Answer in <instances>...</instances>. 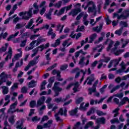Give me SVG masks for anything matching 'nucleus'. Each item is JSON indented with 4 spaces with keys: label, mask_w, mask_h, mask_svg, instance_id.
<instances>
[{
    "label": "nucleus",
    "mask_w": 129,
    "mask_h": 129,
    "mask_svg": "<svg viewBox=\"0 0 129 129\" xmlns=\"http://www.w3.org/2000/svg\"><path fill=\"white\" fill-rule=\"evenodd\" d=\"M59 84H60V82H55L54 84L53 87H52V89L55 93L54 95V97L59 96V95L60 94V92L62 91V88H60L59 86H58Z\"/></svg>",
    "instance_id": "1"
},
{
    "label": "nucleus",
    "mask_w": 129,
    "mask_h": 129,
    "mask_svg": "<svg viewBox=\"0 0 129 129\" xmlns=\"http://www.w3.org/2000/svg\"><path fill=\"white\" fill-rule=\"evenodd\" d=\"M8 78H12V75L6 74L5 72H3L0 74V86L3 83L7 82Z\"/></svg>",
    "instance_id": "2"
},
{
    "label": "nucleus",
    "mask_w": 129,
    "mask_h": 129,
    "mask_svg": "<svg viewBox=\"0 0 129 129\" xmlns=\"http://www.w3.org/2000/svg\"><path fill=\"white\" fill-rule=\"evenodd\" d=\"M90 119L96 120V122L98 124L102 123V124H104L105 123V118H104V117L96 119V116L94 115L90 117Z\"/></svg>",
    "instance_id": "3"
},
{
    "label": "nucleus",
    "mask_w": 129,
    "mask_h": 129,
    "mask_svg": "<svg viewBox=\"0 0 129 129\" xmlns=\"http://www.w3.org/2000/svg\"><path fill=\"white\" fill-rule=\"evenodd\" d=\"M79 13H81V9L80 8L72 10L69 12V15L74 17L75 16H77Z\"/></svg>",
    "instance_id": "4"
},
{
    "label": "nucleus",
    "mask_w": 129,
    "mask_h": 129,
    "mask_svg": "<svg viewBox=\"0 0 129 129\" xmlns=\"http://www.w3.org/2000/svg\"><path fill=\"white\" fill-rule=\"evenodd\" d=\"M27 15L28 16H23L22 17V19L23 20H26L27 21H28V20H30V18H32V17H33V8H31L29 9V11L27 12Z\"/></svg>",
    "instance_id": "5"
},
{
    "label": "nucleus",
    "mask_w": 129,
    "mask_h": 129,
    "mask_svg": "<svg viewBox=\"0 0 129 129\" xmlns=\"http://www.w3.org/2000/svg\"><path fill=\"white\" fill-rule=\"evenodd\" d=\"M46 62H42L41 63V66H46V65H50V61L51 60V57H50V53H47L46 55Z\"/></svg>",
    "instance_id": "6"
},
{
    "label": "nucleus",
    "mask_w": 129,
    "mask_h": 129,
    "mask_svg": "<svg viewBox=\"0 0 129 129\" xmlns=\"http://www.w3.org/2000/svg\"><path fill=\"white\" fill-rule=\"evenodd\" d=\"M46 100V97L45 96H42L40 97L37 102V107L41 106L42 104L45 103V101Z\"/></svg>",
    "instance_id": "7"
},
{
    "label": "nucleus",
    "mask_w": 129,
    "mask_h": 129,
    "mask_svg": "<svg viewBox=\"0 0 129 129\" xmlns=\"http://www.w3.org/2000/svg\"><path fill=\"white\" fill-rule=\"evenodd\" d=\"M33 24H34V20H33V19H31L28 25L25 26L26 29H30V30H34V28L36 27V25H35V24L33 25Z\"/></svg>",
    "instance_id": "8"
},
{
    "label": "nucleus",
    "mask_w": 129,
    "mask_h": 129,
    "mask_svg": "<svg viewBox=\"0 0 129 129\" xmlns=\"http://www.w3.org/2000/svg\"><path fill=\"white\" fill-rule=\"evenodd\" d=\"M12 56H13V49L10 47L8 49V54L5 58V61H8L9 59H12Z\"/></svg>",
    "instance_id": "9"
},
{
    "label": "nucleus",
    "mask_w": 129,
    "mask_h": 129,
    "mask_svg": "<svg viewBox=\"0 0 129 129\" xmlns=\"http://www.w3.org/2000/svg\"><path fill=\"white\" fill-rule=\"evenodd\" d=\"M58 114H60V115H64L66 117L67 116V108H65L63 110L62 108H60L58 111Z\"/></svg>",
    "instance_id": "10"
},
{
    "label": "nucleus",
    "mask_w": 129,
    "mask_h": 129,
    "mask_svg": "<svg viewBox=\"0 0 129 129\" xmlns=\"http://www.w3.org/2000/svg\"><path fill=\"white\" fill-rule=\"evenodd\" d=\"M37 83L38 82L37 81H35V80H32L28 83V87L29 88H34L37 85Z\"/></svg>",
    "instance_id": "11"
},
{
    "label": "nucleus",
    "mask_w": 129,
    "mask_h": 129,
    "mask_svg": "<svg viewBox=\"0 0 129 129\" xmlns=\"http://www.w3.org/2000/svg\"><path fill=\"white\" fill-rule=\"evenodd\" d=\"M33 8L35 9V10H34L33 12V15H37L38 13H39V6H38V3H34L33 4Z\"/></svg>",
    "instance_id": "12"
},
{
    "label": "nucleus",
    "mask_w": 129,
    "mask_h": 129,
    "mask_svg": "<svg viewBox=\"0 0 129 129\" xmlns=\"http://www.w3.org/2000/svg\"><path fill=\"white\" fill-rule=\"evenodd\" d=\"M52 123H53V120H49L46 123L43 124L44 128H49V127H51V124Z\"/></svg>",
    "instance_id": "13"
},
{
    "label": "nucleus",
    "mask_w": 129,
    "mask_h": 129,
    "mask_svg": "<svg viewBox=\"0 0 129 129\" xmlns=\"http://www.w3.org/2000/svg\"><path fill=\"white\" fill-rule=\"evenodd\" d=\"M103 27V23H100L99 24V27L98 28V26H97L96 27H95L93 28V30L95 32H97V33H99L102 30V27Z\"/></svg>",
    "instance_id": "14"
},
{
    "label": "nucleus",
    "mask_w": 129,
    "mask_h": 129,
    "mask_svg": "<svg viewBox=\"0 0 129 129\" xmlns=\"http://www.w3.org/2000/svg\"><path fill=\"white\" fill-rule=\"evenodd\" d=\"M97 37V34H96V33H94L92 34L89 37L90 41L88 42V43L89 44L92 43V42H93V41H94V40L96 39Z\"/></svg>",
    "instance_id": "15"
},
{
    "label": "nucleus",
    "mask_w": 129,
    "mask_h": 129,
    "mask_svg": "<svg viewBox=\"0 0 129 129\" xmlns=\"http://www.w3.org/2000/svg\"><path fill=\"white\" fill-rule=\"evenodd\" d=\"M60 43H61V39L58 38L55 40V43L53 44H52L51 46L52 47H53V48H56L57 46H59L60 45Z\"/></svg>",
    "instance_id": "16"
},
{
    "label": "nucleus",
    "mask_w": 129,
    "mask_h": 129,
    "mask_svg": "<svg viewBox=\"0 0 129 129\" xmlns=\"http://www.w3.org/2000/svg\"><path fill=\"white\" fill-rule=\"evenodd\" d=\"M3 89L2 92L4 95H6V94H8L9 93V88L6 86H3L2 87Z\"/></svg>",
    "instance_id": "17"
},
{
    "label": "nucleus",
    "mask_w": 129,
    "mask_h": 129,
    "mask_svg": "<svg viewBox=\"0 0 129 129\" xmlns=\"http://www.w3.org/2000/svg\"><path fill=\"white\" fill-rule=\"evenodd\" d=\"M19 33L20 32L19 31H18L16 33H15L14 34H12L7 38V41H8V42H10V41H11V40H12V39H14V38H15V37H17V36H18L19 35Z\"/></svg>",
    "instance_id": "18"
},
{
    "label": "nucleus",
    "mask_w": 129,
    "mask_h": 129,
    "mask_svg": "<svg viewBox=\"0 0 129 129\" xmlns=\"http://www.w3.org/2000/svg\"><path fill=\"white\" fill-rule=\"evenodd\" d=\"M36 41V46H38V45H40L41 44V43L43 42H45V41H46V40L44 38H41L39 37L37 40H35Z\"/></svg>",
    "instance_id": "19"
},
{
    "label": "nucleus",
    "mask_w": 129,
    "mask_h": 129,
    "mask_svg": "<svg viewBox=\"0 0 129 129\" xmlns=\"http://www.w3.org/2000/svg\"><path fill=\"white\" fill-rule=\"evenodd\" d=\"M123 30V27H121L118 30H116L115 31V34L118 36H120L122 34V31Z\"/></svg>",
    "instance_id": "20"
},
{
    "label": "nucleus",
    "mask_w": 129,
    "mask_h": 129,
    "mask_svg": "<svg viewBox=\"0 0 129 129\" xmlns=\"http://www.w3.org/2000/svg\"><path fill=\"white\" fill-rule=\"evenodd\" d=\"M103 56L104 59H101V61H102L103 63H107L108 62H109V61H110V57H105L104 56V54H103Z\"/></svg>",
    "instance_id": "21"
},
{
    "label": "nucleus",
    "mask_w": 129,
    "mask_h": 129,
    "mask_svg": "<svg viewBox=\"0 0 129 129\" xmlns=\"http://www.w3.org/2000/svg\"><path fill=\"white\" fill-rule=\"evenodd\" d=\"M96 8L95 7V5H93L92 7H88V13H93L94 11H96Z\"/></svg>",
    "instance_id": "22"
},
{
    "label": "nucleus",
    "mask_w": 129,
    "mask_h": 129,
    "mask_svg": "<svg viewBox=\"0 0 129 129\" xmlns=\"http://www.w3.org/2000/svg\"><path fill=\"white\" fill-rule=\"evenodd\" d=\"M68 41H69V39L65 40L62 43V46L63 47L61 49V52H65V50H66L65 47L67 46V44H68Z\"/></svg>",
    "instance_id": "23"
},
{
    "label": "nucleus",
    "mask_w": 129,
    "mask_h": 129,
    "mask_svg": "<svg viewBox=\"0 0 129 129\" xmlns=\"http://www.w3.org/2000/svg\"><path fill=\"white\" fill-rule=\"evenodd\" d=\"M94 124V123L91 121H89L86 123V124L85 125L84 128L85 129H88L89 126H92Z\"/></svg>",
    "instance_id": "24"
},
{
    "label": "nucleus",
    "mask_w": 129,
    "mask_h": 129,
    "mask_svg": "<svg viewBox=\"0 0 129 129\" xmlns=\"http://www.w3.org/2000/svg\"><path fill=\"white\" fill-rule=\"evenodd\" d=\"M16 17H17V15H14L13 16L7 19L4 22V25H7V24H9V23H10V20H12V19L16 18Z\"/></svg>",
    "instance_id": "25"
},
{
    "label": "nucleus",
    "mask_w": 129,
    "mask_h": 129,
    "mask_svg": "<svg viewBox=\"0 0 129 129\" xmlns=\"http://www.w3.org/2000/svg\"><path fill=\"white\" fill-rule=\"evenodd\" d=\"M54 116L55 117V119L56 121H60V122H62L63 119H61L59 116V113H56L54 114Z\"/></svg>",
    "instance_id": "26"
},
{
    "label": "nucleus",
    "mask_w": 129,
    "mask_h": 129,
    "mask_svg": "<svg viewBox=\"0 0 129 129\" xmlns=\"http://www.w3.org/2000/svg\"><path fill=\"white\" fill-rule=\"evenodd\" d=\"M21 92L22 93L24 94H26V93H28V88L26 86L23 87L21 89Z\"/></svg>",
    "instance_id": "27"
},
{
    "label": "nucleus",
    "mask_w": 129,
    "mask_h": 129,
    "mask_svg": "<svg viewBox=\"0 0 129 129\" xmlns=\"http://www.w3.org/2000/svg\"><path fill=\"white\" fill-rule=\"evenodd\" d=\"M120 25L122 26L121 27H123V28H127V27H128V25L127 24V23L124 21H120Z\"/></svg>",
    "instance_id": "28"
},
{
    "label": "nucleus",
    "mask_w": 129,
    "mask_h": 129,
    "mask_svg": "<svg viewBox=\"0 0 129 129\" xmlns=\"http://www.w3.org/2000/svg\"><path fill=\"white\" fill-rule=\"evenodd\" d=\"M78 112L77 108H76L75 109L72 110V111L70 112V115H76Z\"/></svg>",
    "instance_id": "29"
},
{
    "label": "nucleus",
    "mask_w": 129,
    "mask_h": 129,
    "mask_svg": "<svg viewBox=\"0 0 129 129\" xmlns=\"http://www.w3.org/2000/svg\"><path fill=\"white\" fill-rule=\"evenodd\" d=\"M22 56H23V52L21 51L19 53L15 54L14 56V58L15 59H16V60H18V59H19V58H21Z\"/></svg>",
    "instance_id": "30"
},
{
    "label": "nucleus",
    "mask_w": 129,
    "mask_h": 129,
    "mask_svg": "<svg viewBox=\"0 0 129 129\" xmlns=\"http://www.w3.org/2000/svg\"><path fill=\"white\" fill-rule=\"evenodd\" d=\"M30 105V107H31V108H34V107L35 106H36V105H37V103L36 102V101L32 100L30 102V105Z\"/></svg>",
    "instance_id": "31"
},
{
    "label": "nucleus",
    "mask_w": 129,
    "mask_h": 129,
    "mask_svg": "<svg viewBox=\"0 0 129 129\" xmlns=\"http://www.w3.org/2000/svg\"><path fill=\"white\" fill-rule=\"evenodd\" d=\"M9 122L12 123V124H14L15 123V116L14 115L11 116L10 118L8 119Z\"/></svg>",
    "instance_id": "32"
},
{
    "label": "nucleus",
    "mask_w": 129,
    "mask_h": 129,
    "mask_svg": "<svg viewBox=\"0 0 129 129\" xmlns=\"http://www.w3.org/2000/svg\"><path fill=\"white\" fill-rule=\"evenodd\" d=\"M54 101L56 103H59V102H64V101H63V99H62V97L55 98Z\"/></svg>",
    "instance_id": "33"
},
{
    "label": "nucleus",
    "mask_w": 129,
    "mask_h": 129,
    "mask_svg": "<svg viewBox=\"0 0 129 129\" xmlns=\"http://www.w3.org/2000/svg\"><path fill=\"white\" fill-rule=\"evenodd\" d=\"M113 51L114 52V54L115 55V56H118L120 53H121V52H123V50L121 49V50H113Z\"/></svg>",
    "instance_id": "34"
},
{
    "label": "nucleus",
    "mask_w": 129,
    "mask_h": 129,
    "mask_svg": "<svg viewBox=\"0 0 129 129\" xmlns=\"http://www.w3.org/2000/svg\"><path fill=\"white\" fill-rule=\"evenodd\" d=\"M56 67H57V63H55L53 64L52 66L48 68L46 70V71H51V70L54 69V68H56Z\"/></svg>",
    "instance_id": "35"
},
{
    "label": "nucleus",
    "mask_w": 129,
    "mask_h": 129,
    "mask_svg": "<svg viewBox=\"0 0 129 129\" xmlns=\"http://www.w3.org/2000/svg\"><path fill=\"white\" fill-rule=\"evenodd\" d=\"M88 79H89V80L87 84L88 85H91V84H92V82H93V81H94V78H89V77H88L87 78V80H88Z\"/></svg>",
    "instance_id": "36"
},
{
    "label": "nucleus",
    "mask_w": 129,
    "mask_h": 129,
    "mask_svg": "<svg viewBox=\"0 0 129 129\" xmlns=\"http://www.w3.org/2000/svg\"><path fill=\"white\" fill-rule=\"evenodd\" d=\"M18 105V102L16 101L10 105L9 109H15L16 106Z\"/></svg>",
    "instance_id": "37"
},
{
    "label": "nucleus",
    "mask_w": 129,
    "mask_h": 129,
    "mask_svg": "<svg viewBox=\"0 0 129 129\" xmlns=\"http://www.w3.org/2000/svg\"><path fill=\"white\" fill-rule=\"evenodd\" d=\"M19 83H15L11 87L12 90H15V89H17L19 88Z\"/></svg>",
    "instance_id": "38"
},
{
    "label": "nucleus",
    "mask_w": 129,
    "mask_h": 129,
    "mask_svg": "<svg viewBox=\"0 0 129 129\" xmlns=\"http://www.w3.org/2000/svg\"><path fill=\"white\" fill-rule=\"evenodd\" d=\"M96 113H97V115H98L99 116H101L102 115H105V114H106V113H104V112H102V111H99L98 110H97Z\"/></svg>",
    "instance_id": "39"
},
{
    "label": "nucleus",
    "mask_w": 129,
    "mask_h": 129,
    "mask_svg": "<svg viewBox=\"0 0 129 129\" xmlns=\"http://www.w3.org/2000/svg\"><path fill=\"white\" fill-rule=\"evenodd\" d=\"M83 16H84V12H82L81 13H80L76 17V19L77 21H79V20H80V19H81L82 17H83Z\"/></svg>",
    "instance_id": "40"
},
{
    "label": "nucleus",
    "mask_w": 129,
    "mask_h": 129,
    "mask_svg": "<svg viewBox=\"0 0 129 129\" xmlns=\"http://www.w3.org/2000/svg\"><path fill=\"white\" fill-rule=\"evenodd\" d=\"M5 28L2 30V33L1 34L0 36H2L3 39H6L8 37V32H5L4 34V31H5Z\"/></svg>",
    "instance_id": "41"
},
{
    "label": "nucleus",
    "mask_w": 129,
    "mask_h": 129,
    "mask_svg": "<svg viewBox=\"0 0 129 129\" xmlns=\"http://www.w3.org/2000/svg\"><path fill=\"white\" fill-rule=\"evenodd\" d=\"M82 101H83V97H80L76 100V104H80Z\"/></svg>",
    "instance_id": "42"
},
{
    "label": "nucleus",
    "mask_w": 129,
    "mask_h": 129,
    "mask_svg": "<svg viewBox=\"0 0 129 129\" xmlns=\"http://www.w3.org/2000/svg\"><path fill=\"white\" fill-rule=\"evenodd\" d=\"M85 28V26H84V25L81 26L80 28L79 26L77 28L76 32H82V31L84 30Z\"/></svg>",
    "instance_id": "43"
},
{
    "label": "nucleus",
    "mask_w": 129,
    "mask_h": 129,
    "mask_svg": "<svg viewBox=\"0 0 129 129\" xmlns=\"http://www.w3.org/2000/svg\"><path fill=\"white\" fill-rule=\"evenodd\" d=\"M81 123L80 121L77 122L73 126V129H79V126H80Z\"/></svg>",
    "instance_id": "44"
},
{
    "label": "nucleus",
    "mask_w": 129,
    "mask_h": 129,
    "mask_svg": "<svg viewBox=\"0 0 129 129\" xmlns=\"http://www.w3.org/2000/svg\"><path fill=\"white\" fill-rule=\"evenodd\" d=\"M110 122L112 124L115 123V122H116L117 123H119V120H118V118H115L113 119L110 120Z\"/></svg>",
    "instance_id": "45"
},
{
    "label": "nucleus",
    "mask_w": 129,
    "mask_h": 129,
    "mask_svg": "<svg viewBox=\"0 0 129 129\" xmlns=\"http://www.w3.org/2000/svg\"><path fill=\"white\" fill-rule=\"evenodd\" d=\"M46 7H44L41 9L40 11V14L41 16H43V15H44V14H45V13L46 12Z\"/></svg>",
    "instance_id": "46"
},
{
    "label": "nucleus",
    "mask_w": 129,
    "mask_h": 129,
    "mask_svg": "<svg viewBox=\"0 0 129 129\" xmlns=\"http://www.w3.org/2000/svg\"><path fill=\"white\" fill-rule=\"evenodd\" d=\"M117 46H119V41H117L115 44H114V47L112 49V51H114L115 50H116L117 49Z\"/></svg>",
    "instance_id": "47"
},
{
    "label": "nucleus",
    "mask_w": 129,
    "mask_h": 129,
    "mask_svg": "<svg viewBox=\"0 0 129 129\" xmlns=\"http://www.w3.org/2000/svg\"><path fill=\"white\" fill-rule=\"evenodd\" d=\"M89 90V93L90 95H91L92 94V92H95L96 91V90L95 89H92L91 88H90L88 89Z\"/></svg>",
    "instance_id": "48"
},
{
    "label": "nucleus",
    "mask_w": 129,
    "mask_h": 129,
    "mask_svg": "<svg viewBox=\"0 0 129 129\" xmlns=\"http://www.w3.org/2000/svg\"><path fill=\"white\" fill-rule=\"evenodd\" d=\"M61 6H62V1H59L57 3L54 5L55 8H60Z\"/></svg>",
    "instance_id": "49"
},
{
    "label": "nucleus",
    "mask_w": 129,
    "mask_h": 129,
    "mask_svg": "<svg viewBox=\"0 0 129 129\" xmlns=\"http://www.w3.org/2000/svg\"><path fill=\"white\" fill-rule=\"evenodd\" d=\"M68 68V64H64V65H62L61 67H60V70L61 71H64V70H66V69Z\"/></svg>",
    "instance_id": "50"
},
{
    "label": "nucleus",
    "mask_w": 129,
    "mask_h": 129,
    "mask_svg": "<svg viewBox=\"0 0 129 129\" xmlns=\"http://www.w3.org/2000/svg\"><path fill=\"white\" fill-rule=\"evenodd\" d=\"M37 37H40V34H34L30 36V40H35Z\"/></svg>",
    "instance_id": "51"
},
{
    "label": "nucleus",
    "mask_w": 129,
    "mask_h": 129,
    "mask_svg": "<svg viewBox=\"0 0 129 129\" xmlns=\"http://www.w3.org/2000/svg\"><path fill=\"white\" fill-rule=\"evenodd\" d=\"M25 26V24H21L20 23H18L16 25V29H19L22 28H23Z\"/></svg>",
    "instance_id": "52"
},
{
    "label": "nucleus",
    "mask_w": 129,
    "mask_h": 129,
    "mask_svg": "<svg viewBox=\"0 0 129 129\" xmlns=\"http://www.w3.org/2000/svg\"><path fill=\"white\" fill-rule=\"evenodd\" d=\"M38 62H36V60H31L29 62V65L31 66H34V65H36Z\"/></svg>",
    "instance_id": "53"
},
{
    "label": "nucleus",
    "mask_w": 129,
    "mask_h": 129,
    "mask_svg": "<svg viewBox=\"0 0 129 129\" xmlns=\"http://www.w3.org/2000/svg\"><path fill=\"white\" fill-rule=\"evenodd\" d=\"M49 117L47 115H44L41 119V122L45 121V120H48Z\"/></svg>",
    "instance_id": "54"
},
{
    "label": "nucleus",
    "mask_w": 129,
    "mask_h": 129,
    "mask_svg": "<svg viewBox=\"0 0 129 129\" xmlns=\"http://www.w3.org/2000/svg\"><path fill=\"white\" fill-rule=\"evenodd\" d=\"M45 7H46V1H42L39 5V8H44Z\"/></svg>",
    "instance_id": "55"
},
{
    "label": "nucleus",
    "mask_w": 129,
    "mask_h": 129,
    "mask_svg": "<svg viewBox=\"0 0 129 129\" xmlns=\"http://www.w3.org/2000/svg\"><path fill=\"white\" fill-rule=\"evenodd\" d=\"M129 100V99L127 97H125L123 98V100H122L121 104H124L125 103V101H127Z\"/></svg>",
    "instance_id": "56"
},
{
    "label": "nucleus",
    "mask_w": 129,
    "mask_h": 129,
    "mask_svg": "<svg viewBox=\"0 0 129 129\" xmlns=\"http://www.w3.org/2000/svg\"><path fill=\"white\" fill-rule=\"evenodd\" d=\"M64 13H65V10H64V9H61L57 13V16H61V15L64 14Z\"/></svg>",
    "instance_id": "57"
},
{
    "label": "nucleus",
    "mask_w": 129,
    "mask_h": 129,
    "mask_svg": "<svg viewBox=\"0 0 129 129\" xmlns=\"http://www.w3.org/2000/svg\"><path fill=\"white\" fill-rule=\"evenodd\" d=\"M41 119V118H38V116H35L32 118L33 121H38Z\"/></svg>",
    "instance_id": "58"
},
{
    "label": "nucleus",
    "mask_w": 129,
    "mask_h": 129,
    "mask_svg": "<svg viewBox=\"0 0 129 129\" xmlns=\"http://www.w3.org/2000/svg\"><path fill=\"white\" fill-rule=\"evenodd\" d=\"M26 44H27V39H25L22 41L20 46L21 47H25V46H26Z\"/></svg>",
    "instance_id": "59"
},
{
    "label": "nucleus",
    "mask_w": 129,
    "mask_h": 129,
    "mask_svg": "<svg viewBox=\"0 0 129 129\" xmlns=\"http://www.w3.org/2000/svg\"><path fill=\"white\" fill-rule=\"evenodd\" d=\"M53 33L54 32H53V29L50 28L47 32V36H51Z\"/></svg>",
    "instance_id": "60"
},
{
    "label": "nucleus",
    "mask_w": 129,
    "mask_h": 129,
    "mask_svg": "<svg viewBox=\"0 0 129 129\" xmlns=\"http://www.w3.org/2000/svg\"><path fill=\"white\" fill-rule=\"evenodd\" d=\"M85 58L84 57H82L80 59V61H79V64L80 65H82L83 63H84V59Z\"/></svg>",
    "instance_id": "61"
},
{
    "label": "nucleus",
    "mask_w": 129,
    "mask_h": 129,
    "mask_svg": "<svg viewBox=\"0 0 129 129\" xmlns=\"http://www.w3.org/2000/svg\"><path fill=\"white\" fill-rule=\"evenodd\" d=\"M49 27H50V26H49V25L46 24L45 25H44L43 27H41L40 28V29L43 30V29H46V30H48V29H49Z\"/></svg>",
    "instance_id": "62"
},
{
    "label": "nucleus",
    "mask_w": 129,
    "mask_h": 129,
    "mask_svg": "<svg viewBox=\"0 0 129 129\" xmlns=\"http://www.w3.org/2000/svg\"><path fill=\"white\" fill-rule=\"evenodd\" d=\"M7 50V47L2 46V48H0V53H3V52H6Z\"/></svg>",
    "instance_id": "63"
},
{
    "label": "nucleus",
    "mask_w": 129,
    "mask_h": 129,
    "mask_svg": "<svg viewBox=\"0 0 129 129\" xmlns=\"http://www.w3.org/2000/svg\"><path fill=\"white\" fill-rule=\"evenodd\" d=\"M124 64V63L123 62V61H122V62L121 63V69L123 71H124V70H125V64Z\"/></svg>",
    "instance_id": "64"
}]
</instances>
